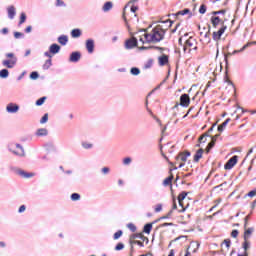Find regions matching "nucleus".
<instances>
[{"instance_id":"obj_47","label":"nucleus","mask_w":256,"mask_h":256,"mask_svg":"<svg viewBox=\"0 0 256 256\" xmlns=\"http://www.w3.org/2000/svg\"><path fill=\"white\" fill-rule=\"evenodd\" d=\"M127 227L129 228V230H130L132 233H135V231H137V226H135V224H133V223H128V224H127Z\"/></svg>"},{"instance_id":"obj_41","label":"nucleus","mask_w":256,"mask_h":256,"mask_svg":"<svg viewBox=\"0 0 256 256\" xmlns=\"http://www.w3.org/2000/svg\"><path fill=\"white\" fill-rule=\"evenodd\" d=\"M123 249H125V244H123V242H119V243L115 246V251H123Z\"/></svg>"},{"instance_id":"obj_29","label":"nucleus","mask_w":256,"mask_h":256,"mask_svg":"<svg viewBox=\"0 0 256 256\" xmlns=\"http://www.w3.org/2000/svg\"><path fill=\"white\" fill-rule=\"evenodd\" d=\"M153 229V223H147L143 227V232L146 233V235H149Z\"/></svg>"},{"instance_id":"obj_35","label":"nucleus","mask_w":256,"mask_h":256,"mask_svg":"<svg viewBox=\"0 0 256 256\" xmlns=\"http://www.w3.org/2000/svg\"><path fill=\"white\" fill-rule=\"evenodd\" d=\"M123 237V230H118L116 233L113 235L114 241H117V239H121Z\"/></svg>"},{"instance_id":"obj_30","label":"nucleus","mask_w":256,"mask_h":256,"mask_svg":"<svg viewBox=\"0 0 256 256\" xmlns=\"http://www.w3.org/2000/svg\"><path fill=\"white\" fill-rule=\"evenodd\" d=\"M51 65H53V61L51 59H47L43 64L42 69H44V71H47L51 68Z\"/></svg>"},{"instance_id":"obj_38","label":"nucleus","mask_w":256,"mask_h":256,"mask_svg":"<svg viewBox=\"0 0 256 256\" xmlns=\"http://www.w3.org/2000/svg\"><path fill=\"white\" fill-rule=\"evenodd\" d=\"M30 79H32V81H35L37 79H39V72L37 71H33L30 73Z\"/></svg>"},{"instance_id":"obj_55","label":"nucleus","mask_w":256,"mask_h":256,"mask_svg":"<svg viewBox=\"0 0 256 256\" xmlns=\"http://www.w3.org/2000/svg\"><path fill=\"white\" fill-rule=\"evenodd\" d=\"M179 206L182 207V209L178 210V213H185V207L183 206V201L178 200Z\"/></svg>"},{"instance_id":"obj_33","label":"nucleus","mask_w":256,"mask_h":256,"mask_svg":"<svg viewBox=\"0 0 256 256\" xmlns=\"http://www.w3.org/2000/svg\"><path fill=\"white\" fill-rule=\"evenodd\" d=\"M45 101H47L46 96L39 98V99L35 102L36 107H41V105H43V103H45Z\"/></svg>"},{"instance_id":"obj_48","label":"nucleus","mask_w":256,"mask_h":256,"mask_svg":"<svg viewBox=\"0 0 256 256\" xmlns=\"http://www.w3.org/2000/svg\"><path fill=\"white\" fill-rule=\"evenodd\" d=\"M82 147H83V149H93V144L87 143V142H82Z\"/></svg>"},{"instance_id":"obj_40","label":"nucleus","mask_w":256,"mask_h":256,"mask_svg":"<svg viewBox=\"0 0 256 256\" xmlns=\"http://www.w3.org/2000/svg\"><path fill=\"white\" fill-rule=\"evenodd\" d=\"M179 159H181L182 162L185 163V161H187V156H185V154L181 152L178 156H176V160L179 161Z\"/></svg>"},{"instance_id":"obj_3","label":"nucleus","mask_w":256,"mask_h":256,"mask_svg":"<svg viewBox=\"0 0 256 256\" xmlns=\"http://www.w3.org/2000/svg\"><path fill=\"white\" fill-rule=\"evenodd\" d=\"M239 161V156L234 155L232 156L224 165V169L227 171L233 169L234 166L237 165V162Z\"/></svg>"},{"instance_id":"obj_53","label":"nucleus","mask_w":256,"mask_h":256,"mask_svg":"<svg viewBox=\"0 0 256 256\" xmlns=\"http://www.w3.org/2000/svg\"><path fill=\"white\" fill-rule=\"evenodd\" d=\"M161 211H163V205L157 204L155 207V213H161Z\"/></svg>"},{"instance_id":"obj_19","label":"nucleus","mask_w":256,"mask_h":256,"mask_svg":"<svg viewBox=\"0 0 256 256\" xmlns=\"http://www.w3.org/2000/svg\"><path fill=\"white\" fill-rule=\"evenodd\" d=\"M203 153H205V150L203 148H200L196 151L194 155V162L199 163L200 159L203 157Z\"/></svg>"},{"instance_id":"obj_25","label":"nucleus","mask_w":256,"mask_h":256,"mask_svg":"<svg viewBox=\"0 0 256 256\" xmlns=\"http://www.w3.org/2000/svg\"><path fill=\"white\" fill-rule=\"evenodd\" d=\"M212 26L217 29V26L219 25V23H221V18L219 16H212L210 19Z\"/></svg>"},{"instance_id":"obj_6","label":"nucleus","mask_w":256,"mask_h":256,"mask_svg":"<svg viewBox=\"0 0 256 256\" xmlns=\"http://www.w3.org/2000/svg\"><path fill=\"white\" fill-rule=\"evenodd\" d=\"M251 43L245 44L240 50H234L232 53L228 52L227 55L224 56V61L226 65H229L228 57H231V55H237V53H243L247 47H249Z\"/></svg>"},{"instance_id":"obj_63","label":"nucleus","mask_w":256,"mask_h":256,"mask_svg":"<svg viewBox=\"0 0 256 256\" xmlns=\"http://www.w3.org/2000/svg\"><path fill=\"white\" fill-rule=\"evenodd\" d=\"M256 195V189L250 191L248 194H246V197H255Z\"/></svg>"},{"instance_id":"obj_23","label":"nucleus","mask_w":256,"mask_h":256,"mask_svg":"<svg viewBox=\"0 0 256 256\" xmlns=\"http://www.w3.org/2000/svg\"><path fill=\"white\" fill-rule=\"evenodd\" d=\"M111 9H113V2L107 1L106 3H104V5L102 7V11L104 13L111 11Z\"/></svg>"},{"instance_id":"obj_49","label":"nucleus","mask_w":256,"mask_h":256,"mask_svg":"<svg viewBox=\"0 0 256 256\" xmlns=\"http://www.w3.org/2000/svg\"><path fill=\"white\" fill-rule=\"evenodd\" d=\"M110 172H111V169L109 167H103L101 169L102 175H109Z\"/></svg>"},{"instance_id":"obj_50","label":"nucleus","mask_w":256,"mask_h":256,"mask_svg":"<svg viewBox=\"0 0 256 256\" xmlns=\"http://www.w3.org/2000/svg\"><path fill=\"white\" fill-rule=\"evenodd\" d=\"M214 147H215V144H213V142L212 143L209 142L206 149H205L206 153H210L211 149H213Z\"/></svg>"},{"instance_id":"obj_28","label":"nucleus","mask_w":256,"mask_h":256,"mask_svg":"<svg viewBox=\"0 0 256 256\" xmlns=\"http://www.w3.org/2000/svg\"><path fill=\"white\" fill-rule=\"evenodd\" d=\"M46 151L48 153H51L52 151H56V148H55V144H53L52 142H48L44 145Z\"/></svg>"},{"instance_id":"obj_54","label":"nucleus","mask_w":256,"mask_h":256,"mask_svg":"<svg viewBox=\"0 0 256 256\" xmlns=\"http://www.w3.org/2000/svg\"><path fill=\"white\" fill-rule=\"evenodd\" d=\"M131 157H126L123 159V165H131Z\"/></svg>"},{"instance_id":"obj_60","label":"nucleus","mask_w":256,"mask_h":256,"mask_svg":"<svg viewBox=\"0 0 256 256\" xmlns=\"http://www.w3.org/2000/svg\"><path fill=\"white\" fill-rule=\"evenodd\" d=\"M26 209H27V206L21 205V206L19 207V209H18V213H25Z\"/></svg>"},{"instance_id":"obj_4","label":"nucleus","mask_w":256,"mask_h":256,"mask_svg":"<svg viewBox=\"0 0 256 256\" xmlns=\"http://www.w3.org/2000/svg\"><path fill=\"white\" fill-rule=\"evenodd\" d=\"M225 31H227V26L222 22V27L218 31L213 32L212 39H214V41H219Z\"/></svg>"},{"instance_id":"obj_51","label":"nucleus","mask_w":256,"mask_h":256,"mask_svg":"<svg viewBox=\"0 0 256 256\" xmlns=\"http://www.w3.org/2000/svg\"><path fill=\"white\" fill-rule=\"evenodd\" d=\"M195 40L193 39V37H190L188 40H186L185 45L188 47H193V42Z\"/></svg>"},{"instance_id":"obj_32","label":"nucleus","mask_w":256,"mask_h":256,"mask_svg":"<svg viewBox=\"0 0 256 256\" xmlns=\"http://www.w3.org/2000/svg\"><path fill=\"white\" fill-rule=\"evenodd\" d=\"M209 133H210V132H206V133H204L203 135H201V136L199 137V139H198V142H199V143H201V142L207 143V137H211V135H209ZM203 139H204V141H203Z\"/></svg>"},{"instance_id":"obj_42","label":"nucleus","mask_w":256,"mask_h":256,"mask_svg":"<svg viewBox=\"0 0 256 256\" xmlns=\"http://www.w3.org/2000/svg\"><path fill=\"white\" fill-rule=\"evenodd\" d=\"M200 15H205L207 13V6L205 4H202L199 8Z\"/></svg>"},{"instance_id":"obj_16","label":"nucleus","mask_w":256,"mask_h":256,"mask_svg":"<svg viewBox=\"0 0 256 256\" xmlns=\"http://www.w3.org/2000/svg\"><path fill=\"white\" fill-rule=\"evenodd\" d=\"M158 63L160 65V67H165V65H167V63H169V56L166 54H163L162 56H160L158 58Z\"/></svg>"},{"instance_id":"obj_62","label":"nucleus","mask_w":256,"mask_h":256,"mask_svg":"<svg viewBox=\"0 0 256 256\" xmlns=\"http://www.w3.org/2000/svg\"><path fill=\"white\" fill-rule=\"evenodd\" d=\"M6 57H7V59H17V58L15 57V54L12 53V52L6 53Z\"/></svg>"},{"instance_id":"obj_57","label":"nucleus","mask_w":256,"mask_h":256,"mask_svg":"<svg viewBox=\"0 0 256 256\" xmlns=\"http://www.w3.org/2000/svg\"><path fill=\"white\" fill-rule=\"evenodd\" d=\"M161 23H164V24L169 23L168 29H170V27H173L174 22H173V20L168 19V20H165V21H161Z\"/></svg>"},{"instance_id":"obj_56","label":"nucleus","mask_w":256,"mask_h":256,"mask_svg":"<svg viewBox=\"0 0 256 256\" xmlns=\"http://www.w3.org/2000/svg\"><path fill=\"white\" fill-rule=\"evenodd\" d=\"M56 7H65V2L63 0H56Z\"/></svg>"},{"instance_id":"obj_10","label":"nucleus","mask_w":256,"mask_h":256,"mask_svg":"<svg viewBox=\"0 0 256 256\" xmlns=\"http://www.w3.org/2000/svg\"><path fill=\"white\" fill-rule=\"evenodd\" d=\"M81 60V52L74 51L70 54L69 61L70 63H79Z\"/></svg>"},{"instance_id":"obj_22","label":"nucleus","mask_w":256,"mask_h":256,"mask_svg":"<svg viewBox=\"0 0 256 256\" xmlns=\"http://www.w3.org/2000/svg\"><path fill=\"white\" fill-rule=\"evenodd\" d=\"M58 43L60 45H63V46L67 45V43H69V36H67V35H60L58 37Z\"/></svg>"},{"instance_id":"obj_21","label":"nucleus","mask_w":256,"mask_h":256,"mask_svg":"<svg viewBox=\"0 0 256 256\" xmlns=\"http://www.w3.org/2000/svg\"><path fill=\"white\" fill-rule=\"evenodd\" d=\"M8 17L10 19H15V16L17 15V11L15 10V6H10L7 8Z\"/></svg>"},{"instance_id":"obj_27","label":"nucleus","mask_w":256,"mask_h":256,"mask_svg":"<svg viewBox=\"0 0 256 256\" xmlns=\"http://www.w3.org/2000/svg\"><path fill=\"white\" fill-rule=\"evenodd\" d=\"M229 121H231V118H227L222 124L218 125L219 133H223L225 131V127H227Z\"/></svg>"},{"instance_id":"obj_9","label":"nucleus","mask_w":256,"mask_h":256,"mask_svg":"<svg viewBox=\"0 0 256 256\" xmlns=\"http://www.w3.org/2000/svg\"><path fill=\"white\" fill-rule=\"evenodd\" d=\"M242 249L244 250L243 254L238 253L237 256H249V249H251V241L244 240L242 243Z\"/></svg>"},{"instance_id":"obj_13","label":"nucleus","mask_w":256,"mask_h":256,"mask_svg":"<svg viewBox=\"0 0 256 256\" xmlns=\"http://www.w3.org/2000/svg\"><path fill=\"white\" fill-rule=\"evenodd\" d=\"M139 51H149V49H155L156 51H160V53H163L165 51V48L159 47V46H141L138 47Z\"/></svg>"},{"instance_id":"obj_20","label":"nucleus","mask_w":256,"mask_h":256,"mask_svg":"<svg viewBox=\"0 0 256 256\" xmlns=\"http://www.w3.org/2000/svg\"><path fill=\"white\" fill-rule=\"evenodd\" d=\"M163 187H173V175L168 176L162 182Z\"/></svg>"},{"instance_id":"obj_14","label":"nucleus","mask_w":256,"mask_h":256,"mask_svg":"<svg viewBox=\"0 0 256 256\" xmlns=\"http://www.w3.org/2000/svg\"><path fill=\"white\" fill-rule=\"evenodd\" d=\"M86 49L88 53H93V51H95V40L91 38L86 40Z\"/></svg>"},{"instance_id":"obj_12","label":"nucleus","mask_w":256,"mask_h":256,"mask_svg":"<svg viewBox=\"0 0 256 256\" xmlns=\"http://www.w3.org/2000/svg\"><path fill=\"white\" fill-rule=\"evenodd\" d=\"M2 65L7 67V69H13L17 65V58L10 60H3Z\"/></svg>"},{"instance_id":"obj_34","label":"nucleus","mask_w":256,"mask_h":256,"mask_svg":"<svg viewBox=\"0 0 256 256\" xmlns=\"http://www.w3.org/2000/svg\"><path fill=\"white\" fill-rule=\"evenodd\" d=\"M130 73H131V75L137 76V75L141 74V70L137 67H132L130 69Z\"/></svg>"},{"instance_id":"obj_17","label":"nucleus","mask_w":256,"mask_h":256,"mask_svg":"<svg viewBox=\"0 0 256 256\" xmlns=\"http://www.w3.org/2000/svg\"><path fill=\"white\" fill-rule=\"evenodd\" d=\"M70 35L72 39H79L83 35V32L79 28H74L71 30Z\"/></svg>"},{"instance_id":"obj_24","label":"nucleus","mask_w":256,"mask_h":256,"mask_svg":"<svg viewBox=\"0 0 256 256\" xmlns=\"http://www.w3.org/2000/svg\"><path fill=\"white\" fill-rule=\"evenodd\" d=\"M37 137H47L49 131L46 128H39L36 132Z\"/></svg>"},{"instance_id":"obj_1","label":"nucleus","mask_w":256,"mask_h":256,"mask_svg":"<svg viewBox=\"0 0 256 256\" xmlns=\"http://www.w3.org/2000/svg\"><path fill=\"white\" fill-rule=\"evenodd\" d=\"M165 33H167V28L165 29L162 25H157L150 33H144V39L146 43H161L165 39Z\"/></svg>"},{"instance_id":"obj_5","label":"nucleus","mask_w":256,"mask_h":256,"mask_svg":"<svg viewBox=\"0 0 256 256\" xmlns=\"http://www.w3.org/2000/svg\"><path fill=\"white\" fill-rule=\"evenodd\" d=\"M12 171H14L16 175H20V177H23L24 179H31V177L35 176V174L26 172L21 168H12Z\"/></svg>"},{"instance_id":"obj_61","label":"nucleus","mask_w":256,"mask_h":256,"mask_svg":"<svg viewBox=\"0 0 256 256\" xmlns=\"http://www.w3.org/2000/svg\"><path fill=\"white\" fill-rule=\"evenodd\" d=\"M223 243L226 245L227 249L231 247V239H225Z\"/></svg>"},{"instance_id":"obj_45","label":"nucleus","mask_w":256,"mask_h":256,"mask_svg":"<svg viewBox=\"0 0 256 256\" xmlns=\"http://www.w3.org/2000/svg\"><path fill=\"white\" fill-rule=\"evenodd\" d=\"M187 197V192L183 191L178 195V201H185V198Z\"/></svg>"},{"instance_id":"obj_7","label":"nucleus","mask_w":256,"mask_h":256,"mask_svg":"<svg viewBox=\"0 0 256 256\" xmlns=\"http://www.w3.org/2000/svg\"><path fill=\"white\" fill-rule=\"evenodd\" d=\"M138 43H139V40H137V38H135V37L127 39L125 41V49H128V50L135 49V47H137Z\"/></svg>"},{"instance_id":"obj_64","label":"nucleus","mask_w":256,"mask_h":256,"mask_svg":"<svg viewBox=\"0 0 256 256\" xmlns=\"http://www.w3.org/2000/svg\"><path fill=\"white\" fill-rule=\"evenodd\" d=\"M173 223H169V222H165V223H163V224H161L159 227H173Z\"/></svg>"},{"instance_id":"obj_18","label":"nucleus","mask_w":256,"mask_h":256,"mask_svg":"<svg viewBox=\"0 0 256 256\" xmlns=\"http://www.w3.org/2000/svg\"><path fill=\"white\" fill-rule=\"evenodd\" d=\"M49 51L50 53H52V55H57V53L61 51V46L57 43H53L52 45H50Z\"/></svg>"},{"instance_id":"obj_15","label":"nucleus","mask_w":256,"mask_h":256,"mask_svg":"<svg viewBox=\"0 0 256 256\" xmlns=\"http://www.w3.org/2000/svg\"><path fill=\"white\" fill-rule=\"evenodd\" d=\"M244 235H243V239L244 241H249V239H251V235H253V232L255 231V228L250 227V228H244Z\"/></svg>"},{"instance_id":"obj_44","label":"nucleus","mask_w":256,"mask_h":256,"mask_svg":"<svg viewBox=\"0 0 256 256\" xmlns=\"http://www.w3.org/2000/svg\"><path fill=\"white\" fill-rule=\"evenodd\" d=\"M25 21H27V15L25 13H21L19 25H23V23H25Z\"/></svg>"},{"instance_id":"obj_46","label":"nucleus","mask_w":256,"mask_h":256,"mask_svg":"<svg viewBox=\"0 0 256 256\" xmlns=\"http://www.w3.org/2000/svg\"><path fill=\"white\" fill-rule=\"evenodd\" d=\"M14 37L16 39H24L25 38V34L23 32H14Z\"/></svg>"},{"instance_id":"obj_2","label":"nucleus","mask_w":256,"mask_h":256,"mask_svg":"<svg viewBox=\"0 0 256 256\" xmlns=\"http://www.w3.org/2000/svg\"><path fill=\"white\" fill-rule=\"evenodd\" d=\"M8 151L10 153H13V155H16V157H25V148L19 143L16 144H9L8 145Z\"/></svg>"},{"instance_id":"obj_59","label":"nucleus","mask_w":256,"mask_h":256,"mask_svg":"<svg viewBox=\"0 0 256 256\" xmlns=\"http://www.w3.org/2000/svg\"><path fill=\"white\" fill-rule=\"evenodd\" d=\"M239 236V230H232L231 232V237H233L234 239L237 238Z\"/></svg>"},{"instance_id":"obj_43","label":"nucleus","mask_w":256,"mask_h":256,"mask_svg":"<svg viewBox=\"0 0 256 256\" xmlns=\"http://www.w3.org/2000/svg\"><path fill=\"white\" fill-rule=\"evenodd\" d=\"M225 13H227V10L222 9V10H219V11H213V12H212V15H213L214 17H216V15H225Z\"/></svg>"},{"instance_id":"obj_31","label":"nucleus","mask_w":256,"mask_h":256,"mask_svg":"<svg viewBox=\"0 0 256 256\" xmlns=\"http://www.w3.org/2000/svg\"><path fill=\"white\" fill-rule=\"evenodd\" d=\"M7 77H9V70L7 68L0 70V78L7 79Z\"/></svg>"},{"instance_id":"obj_26","label":"nucleus","mask_w":256,"mask_h":256,"mask_svg":"<svg viewBox=\"0 0 256 256\" xmlns=\"http://www.w3.org/2000/svg\"><path fill=\"white\" fill-rule=\"evenodd\" d=\"M178 15H189V17H193V13H191V10L189 8L178 11L175 16L178 17Z\"/></svg>"},{"instance_id":"obj_58","label":"nucleus","mask_w":256,"mask_h":256,"mask_svg":"<svg viewBox=\"0 0 256 256\" xmlns=\"http://www.w3.org/2000/svg\"><path fill=\"white\" fill-rule=\"evenodd\" d=\"M211 255L215 256V255H224L225 256V253H223V250H220V251H211L210 252Z\"/></svg>"},{"instance_id":"obj_37","label":"nucleus","mask_w":256,"mask_h":256,"mask_svg":"<svg viewBox=\"0 0 256 256\" xmlns=\"http://www.w3.org/2000/svg\"><path fill=\"white\" fill-rule=\"evenodd\" d=\"M70 199L72 201H79V199H81V194H79V193H72L71 196H70Z\"/></svg>"},{"instance_id":"obj_36","label":"nucleus","mask_w":256,"mask_h":256,"mask_svg":"<svg viewBox=\"0 0 256 256\" xmlns=\"http://www.w3.org/2000/svg\"><path fill=\"white\" fill-rule=\"evenodd\" d=\"M251 215H253V211H251L245 218H244V229H247V225L249 220L251 219Z\"/></svg>"},{"instance_id":"obj_39","label":"nucleus","mask_w":256,"mask_h":256,"mask_svg":"<svg viewBox=\"0 0 256 256\" xmlns=\"http://www.w3.org/2000/svg\"><path fill=\"white\" fill-rule=\"evenodd\" d=\"M49 121V114L45 113L43 117L40 119L41 125H44V123H47Z\"/></svg>"},{"instance_id":"obj_52","label":"nucleus","mask_w":256,"mask_h":256,"mask_svg":"<svg viewBox=\"0 0 256 256\" xmlns=\"http://www.w3.org/2000/svg\"><path fill=\"white\" fill-rule=\"evenodd\" d=\"M142 238H143V234L141 233L132 234L130 236V239H142Z\"/></svg>"},{"instance_id":"obj_11","label":"nucleus","mask_w":256,"mask_h":256,"mask_svg":"<svg viewBox=\"0 0 256 256\" xmlns=\"http://www.w3.org/2000/svg\"><path fill=\"white\" fill-rule=\"evenodd\" d=\"M6 111H7V113H12V114L17 113L19 111V105L11 102V103L7 104Z\"/></svg>"},{"instance_id":"obj_8","label":"nucleus","mask_w":256,"mask_h":256,"mask_svg":"<svg viewBox=\"0 0 256 256\" xmlns=\"http://www.w3.org/2000/svg\"><path fill=\"white\" fill-rule=\"evenodd\" d=\"M191 104L189 94H182L180 96V107H188Z\"/></svg>"}]
</instances>
